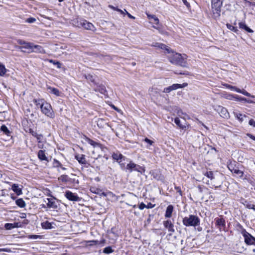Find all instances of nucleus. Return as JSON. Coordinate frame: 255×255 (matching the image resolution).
Returning a JSON list of instances; mask_svg holds the SVG:
<instances>
[{"label": "nucleus", "instance_id": "58836bf2", "mask_svg": "<svg viewBox=\"0 0 255 255\" xmlns=\"http://www.w3.org/2000/svg\"><path fill=\"white\" fill-rule=\"evenodd\" d=\"M7 71L3 65L0 64V76H3Z\"/></svg>", "mask_w": 255, "mask_h": 255}, {"label": "nucleus", "instance_id": "a878e982", "mask_svg": "<svg viewBox=\"0 0 255 255\" xmlns=\"http://www.w3.org/2000/svg\"><path fill=\"white\" fill-rule=\"evenodd\" d=\"M0 130L8 136H11V132L8 129L6 126L3 125L0 128Z\"/></svg>", "mask_w": 255, "mask_h": 255}, {"label": "nucleus", "instance_id": "e2e57ef3", "mask_svg": "<svg viewBox=\"0 0 255 255\" xmlns=\"http://www.w3.org/2000/svg\"><path fill=\"white\" fill-rule=\"evenodd\" d=\"M0 252H10V250L7 248L0 249Z\"/></svg>", "mask_w": 255, "mask_h": 255}, {"label": "nucleus", "instance_id": "a211bd4d", "mask_svg": "<svg viewBox=\"0 0 255 255\" xmlns=\"http://www.w3.org/2000/svg\"><path fill=\"white\" fill-rule=\"evenodd\" d=\"M31 52H37L40 53H45V51L43 48L39 45H35L33 43V49L31 50Z\"/></svg>", "mask_w": 255, "mask_h": 255}, {"label": "nucleus", "instance_id": "a19ab883", "mask_svg": "<svg viewBox=\"0 0 255 255\" xmlns=\"http://www.w3.org/2000/svg\"><path fill=\"white\" fill-rule=\"evenodd\" d=\"M204 175L207 177L208 178L210 179L211 180H213V179H214V176L212 171H207L204 173Z\"/></svg>", "mask_w": 255, "mask_h": 255}, {"label": "nucleus", "instance_id": "4c0bfd02", "mask_svg": "<svg viewBox=\"0 0 255 255\" xmlns=\"http://www.w3.org/2000/svg\"><path fill=\"white\" fill-rule=\"evenodd\" d=\"M114 250L110 246L106 247L104 249L103 252L106 254H110L114 252Z\"/></svg>", "mask_w": 255, "mask_h": 255}, {"label": "nucleus", "instance_id": "423d86ee", "mask_svg": "<svg viewBox=\"0 0 255 255\" xmlns=\"http://www.w3.org/2000/svg\"><path fill=\"white\" fill-rule=\"evenodd\" d=\"M241 233L244 237L245 242L247 245H255V238L252 236L244 228H242Z\"/></svg>", "mask_w": 255, "mask_h": 255}, {"label": "nucleus", "instance_id": "052dcab7", "mask_svg": "<svg viewBox=\"0 0 255 255\" xmlns=\"http://www.w3.org/2000/svg\"><path fill=\"white\" fill-rule=\"evenodd\" d=\"M145 208H146V206L143 203H141L139 204V209L143 210Z\"/></svg>", "mask_w": 255, "mask_h": 255}, {"label": "nucleus", "instance_id": "9d476101", "mask_svg": "<svg viewBox=\"0 0 255 255\" xmlns=\"http://www.w3.org/2000/svg\"><path fill=\"white\" fill-rule=\"evenodd\" d=\"M65 197L70 201H80V198L76 194L72 193L70 191H67L65 192Z\"/></svg>", "mask_w": 255, "mask_h": 255}, {"label": "nucleus", "instance_id": "6e6552de", "mask_svg": "<svg viewBox=\"0 0 255 255\" xmlns=\"http://www.w3.org/2000/svg\"><path fill=\"white\" fill-rule=\"evenodd\" d=\"M164 227L168 230L170 233L169 235H171L173 233L175 232V229L174 228V224L171 220H168L163 222Z\"/></svg>", "mask_w": 255, "mask_h": 255}, {"label": "nucleus", "instance_id": "aec40b11", "mask_svg": "<svg viewBox=\"0 0 255 255\" xmlns=\"http://www.w3.org/2000/svg\"><path fill=\"white\" fill-rule=\"evenodd\" d=\"M86 141L90 144H91L92 146H93L94 147H100V148H103V145L101 144L100 143L95 142V141L91 139L90 138L88 137H86L85 139Z\"/></svg>", "mask_w": 255, "mask_h": 255}, {"label": "nucleus", "instance_id": "5701e85b", "mask_svg": "<svg viewBox=\"0 0 255 255\" xmlns=\"http://www.w3.org/2000/svg\"><path fill=\"white\" fill-rule=\"evenodd\" d=\"M38 157L40 160L48 161V158L45 155V151L40 150L38 152Z\"/></svg>", "mask_w": 255, "mask_h": 255}, {"label": "nucleus", "instance_id": "e433bc0d", "mask_svg": "<svg viewBox=\"0 0 255 255\" xmlns=\"http://www.w3.org/2000/svg\"><path fill=\"white\" fill-rule=\"evenodd\" d=\"M223 85L224 86H225L226 88L232 90V91H235L237 92H241V90L239 88H238L237 87H235V86H231L230 85H229L228 84H223Z\"/></svg>", "mask_w": 255, "mask_h": 255}, {"label": "nucleus", "instance_id": "49530a36", "mask_svg": "<svg viewBox=\"0 0 255 255\" xmlns=\"http://www.w3.org/2000/svg\"><path fill=\"white\" fill-rule=\"evenodd\" d=\"M4 227L6 230H11L15 227L13 224L6 223L4 225Z\"/></svg>", "mask_w": 255, "mask_h": 255}, {"label": "nucleus", "instance_id": "20e7f679", "mask_svg": "<svg viewBox=\"0 0 255 255\" xmlns=\"http://www.w3.org/2000/svg\"><path fill=\"white\" fill-rule=\"evenodd\" d=\"M41 111L46 116L51 119L55 117V113L53 111L51 105L47 102H45L44 105H42Z\"/></svg>", "mask_w": 255, "mask_h": 255}, {"label": "nucleus", "instance_id": "864d4df0", "mask_svg": "<svg viewBox=\"0 0 255 255\" xmlns=\"http://www.w3.org/2000/svg\"><path fill=\"white\" fill-rule=\"evenodd\" d=\"M87 243H90L89 245L92 246L93 245H97L99 243L98 241L97 240H92V241H88Z\"/></svg>", "mask_w": 255, "mask_h": 255}, {"label": "nucleus", "instance_id": "412c9836", "mask_svg": "<svg viewBox=\"0 0 255 255\" xmlns=\"http://www.w3.org/2000/svg\"><path fill=\"white\" fill-rule=\"evenodd\" d=\"M239 26L240 29H244L246 31L249 33H253L254 31L249 27L245 22H241L239 23Z\"/></svg>", "mask_w": 255, "mask_h": 255}, {"label": "nucleus", "instance_id": "09e8293b", "mask_svg": "<svg viewBox=\"0 0 255 255\" xmlns=\"http://www.w3.org/2000/svg\"><path fill=\"white\" fill-rule=\"evenodd\" d=\"M172 91H173L172 86H170L168 87L165 88L163 92L165 93H169Z\"/></svg>", "mask_w": 255, "mask_h": 255}, {"label": "nucleus", "instance_id": "8fccbe9b", "mask_svg": "<svg viewBox=\"0 0 255 255\" xmlns=\"http://www.w3.org/2000/svg\"><path fill=\"white\" fill-rule=\"evenodd\" d=\"M36 21V19L34 17H29L25 20V22L29 23H32Z\"/></svg>", "mask_w": 255, "mask_h": 255}, {"label": "nucleus", "instance_id": "f704fd0d", "mask_svg": "<svg viewBox=\"0 0 255 255\" xmlns=\"http://www.w3.org/2000/svg\"><path fill=\"white\" fill-rule=\"evenodd\" d=\"M148 92L150 95L155 96L158 94V89L154 87L150 88L148 90Z\"/></svg>", "mask_w": 255, "mask_h": 255}, {"label": "nucleus", "instance_id": "7ed1b4c3", "mask_svg": "<svg viewBox=\"0 0 255 255\" xmlns=\"http://www.w3.org/2000/svg\"><path fill=\"white\" fill-rule=\"evenodd\" d=\"M182 222L183 225L186 227H196L199 225L200 219L197 216L190 215L188 217H184Z\"/></svg>", "mask_w": 255, "mask_h": 255}, {"label": "nucleus", "instance_id": "c756f323", "mask_svg": "<svg viewBox=\"0 0 255 255\" xmlns=\"http://www.w3.org/2000/svg\"><path fill=\"white\" fill-rule=\"evenodd\" d=\"M47 89L48 90H49V92L57 96H59V90L55 88H53V87H47Z\"/></svg>", "mask_w": 255, "mask_h": 255}, {"label": "nucleus", "instance_id": "9b49d317", "mask_svg": "<svg viewBox=\"0 0 255 255\" xmlns=\"http://www.w3.org/2000/svg\"><path fill=\"white\" fill-rule=\"evenodd\" d=\"M228 167L232 173L238 175L241 177L243 176L244 172L239 170L235 165L231 163L228 165Z\"/></svg>", "mask_w": 255, "mask_h": 255}, {"label": "nucleus", "instance_id": "f3484780", "mask_svg": "<svg viewBox=\"0 0 255 255\" xmlns=\"http://www.w3.org/2000/svg\"><path fill=\"white\" fill-rule=\"evenodd\" d=\"M94 90L95 92H98L105 96L107 95V91L106 90V87L103 85H97V87L94 89Z\"/></svg>", "mask_w": 255, "mask_h": 255}, {"label": "nucleus", "instance_id": "a18cd8bd", "mask_svg": "<svg viewBox=\"0 0 255 255\" xmlns=\"http://www.w3.org/2000/svg\"><path fill=\"white\" fill-rule=\"evenodd\" d=\"M122 170L125 171L126 172H127V169L126 168V166L125 165V163L122 162V160L120 161L119 162H118Z\"/></svg>", "mask_w": 255, "mask_h": 255}, {"label": "nucleus", "instance_id": "0eeeda50", "mask_svg": "<svg viewBox=\"0 0 255 255\" xmlns=\"http://www.w3.org/2000/svg\"><path fill=\"white\" fill-rule=\"evenodd\" d=\"M214 110L223 118L228 119L230 117L229 113L227 109L222 106H217L215 107Z\"/></svg>", "mask_w": 255, "mask_h": 255}, {"label": "nucleus", "instance_id": "37998d69", "mask_svg": "<svg viewBox=\"0 0 255 255\" xmlns=\"http://www.w3.org/2000/svg\"><path fill=\"white\" fill-rule=\"evenodd\" d=\"M85 78L88 81L95 83V79L93 75L91 74L85 75Z\"/></svg>", "mask_w": 255, "mask_h": 255}, {"label": "nucleus", "instance_id": "ea45409f", "mask_svg": "<svg viewBox=\"0 0 255 255\" xmlns=\"http://www.w3.org/2000/svg\"><path fill=\"white\" fill-rule=\"evenodd\" d=\"M227 28L230 29V30L237 33L238 32V29L237 27H235L233 25L230 24H227Z\"/></svg>", "mask_w": 255, "mask_h": 255}, {"label": "nucleus", "instance_id": "ddd939ff", "mask_svg": "<svg viewBox=\"0 0 255 255\" xmlns=\"http://www.w3.org/2000/svg\"><path fill=\"white\" fill-rule=\"evenodd\" d=\"M151 46L156 48L164 49L167 53H170L172 52V50L170 48L167 47L166 45L163 43L156 42L153 43Z\"/></svg>", "mask_w": 255, "mask_h": 255}, {"label": "nucleus", "instance_id": "79ce46f5", "mask_svg": "<svg viewBox=\"0 0 255 255\" xmlns=\"http://www.w3.org/2000/svg\"><path fill=\"white\" fill-rule=\"evenodd\" d=\"M68 176L66 175H62L58 178V180L63 182H67L68 181Z\"/></svg>", "mask_w": 255, "mask_h": 255}, {"label": "nucleus", "instance_id": "2f4dec72", "mask_svg": "<svg viewBox=\"0 0 255 255\" xmlns=\"http://www.w3.org/2000/svg\"><path fill=\"white\" fill-rule=\"evenodd\" d=\"M15 203L16 205L20 208H23L25 206V203L22 198H19L16 200Z\"/></svg>", "mask_w": 255, "mask_h": 255}, {"label": "nucleus", "instance_id": "13d9d810", "mask_svg": "<svg viewBox=\"0 0 255 255\" xmlns=\"http://www.w3.org/2000/svg\"><path fill=\"white\" fill-rule=\"evenodd\" d=\"M124 10H125V12H126V14H127V15L128 16V17L129 18H131V19H135V17H134V16H132V15H131L129 13H128V12L126 10V9H124Z\"/></svg>", "mask_w": 255, "mask_h": 255}, {"label": "nucleus", "instance_id": "f8f14e48", "mask_svg": "<svg viewBox=\"0 0 255 255\" xmlns=\"http://www.w3.org/2000/svg\"><path fill=\"white\" fill-rule=\"evenodd\" d=\"M81 27L84 28L85 29L91 30L94 31L96 30L95 26L91 22H88L86 20H83Z\"/></svg>", "mask_w": 255, "mask_h": 255}, {"label": "nucleus", "instance_id": "680f3d73", "mask_svg": "<svg viewBox=\"0 0 255 255\" xmlns=\"http://www.w3.org/2000/svg\"><path fill=\"white\" fill-rule=\"evenodd\" d=\"M26 42H25V41L21 40V39H19L17 40V43L19 44L22 45V46L24 45Z\"/></svg>", "mask_w": 255, "mask_h": 255}, {"label": "nucleus", "instance_id": "6e6d98bb", "mask_svg": "<svg viewBox=\"0 0 255 255\" xmlns=\"http://www.w3.org/2000/svg\"><path fill=\"white\" fill-rule=\"evenodd\" d=\"M249 124L250 126H252V127H253L255 128V121H254V120H253V119H251V120L249 121Z\"/></svg>", "mask_w": 255, "mask_h": 255}, {"label": "nucleus", "instance_id": "bf43d9fd", "mask_svg": "<svg viewBox=\"0 0 255 255\" xmlns=\"http://www.w3.org/2000/svg\"><path fill=\"white\" fill-rule=\"evenodd\" d=\"M175 189L176 190V191L179 193V195L180 196H182V191L180 187L176 186L175 187Z\"/></svg>", "mask_w": 255, "mask_h": 255}, {"label": "nucleus", "instance_id": "cd10ccee", "mask_svg": "<svg viewBox=\"0 0 255 255\" xmlns=\"http://www.w3.org/2000/svg\"><path fill=\"white\" fill-rule=\"evenodd\" d=\"M187 85H188V84L187 83H184L182 84H174L172 85H171V86H172V90L173 91V90H177L178 89L183 88L184 87H187Z\"/></svg>", "mask_w": 255, "mask_h": 255}, {"label": "nucleus", "instance_id": "39448f33", "mask_svg": "<svg viewBox=\"0 0 255 255\" xmlns=\"http://www.w3.org/2000/svg\"><path fill=\"white\" fill-rule=\"evenodd\" d=\"M126 168L127 169V172L129 173H131L133 171H136L140 172V173H142L145 171L144 167L134 163L132 161H130L126 165Z\"/></svg>", "mask_w": 255, "mask_h": 255}, {"label": "nucleus", "instance_id": "393cba45", "mask_svg": "<svg viewBox=\"0 0 255 255\" xmlns=\"http://www.w3.org/2000/svg\"><path fill=\"white\" fill-rule=\"evenodd\" d=\"M75 158L81 164H85L86 163L85 156L83 154L76 155Z\"/></svg>", "mask_w": 255, "mask_h": 255}, {"label": "nucleus", "instance_id": "5fc2aeb1", "mask_svg": "<svg viewBox=\"0 0 255 255\" xmlns=\"http://www.w3.org/2000/svg\"><path fill=\"white\" fill-rule=\"evenodd\" d=\"M239 93H242L243 95H245L246 96H248V97L251 96V94L249 93H248V92H247L246 91H245V90H243L242 91V90H241V92H239Z\"/></svg>", "mask_w": 255, "mask_h": 255}, {"label": "nucleus", "instance_id": "72a5a7b5", "mask_svg": "<svg viewBox=\"0 0 255 255\" xmlns=\"http://www.w3.org/2000/svg\"><path fill=\"white\" fill-rule=\"evenodd\" d=\"M12 190L16 193L17 195H20L22 193V191L18 186L16 184H13L11 187Z\"/></svg>", "mask_w": 255, "mask_h": 255}, {"label": "nucleus", "instance_id": "473e14b6", "mask_svg": "<svg viewBox=\"0 0 255 255\" xmlns=\"http://www.w3.org/2000/svg\"><path fill=\"white\" fill-rule=\"evenodd\" d=\"M244 205L246 208L249 209H253L255 211V205L252 204L251 202L247 201H245Z\"/></svg>", "mask_w": 255, "mask_h": 255}, {"label": "nucleus", "instance_id": "bb28decb", "mask_svg": "<svg viewBox=\"0 0 255 255\" xmlns=\"http://www.w3.org/2000/svg\"><path fill=\"white\" fill-rule=\"evenodd\" d=\"M33 103L35 105L38 107L41 108L42 105H44V104L46 102L44 99H34L33 100Z\"/></svg>", "mask_w": 255, "mask_h": 255}, {"label": "nucleus", "instance_id": "f257e3e1", "mask_svg": "<svg viewBox=\"0 0 255 255\" xmlns=\"http://www.w3.org/2000/svg\"><path fill=\"white\" fill-rule=\"evenodd\" d=\"M211 1L212 16L215 19H219L221 16L223 0H211Z\"/></svg>", "mask_w": 255, "mask_h": 255}, {"label": "nucleus", "instance_id": "7c9ffc66", "mask_svg": "<svg viewBox=\"0 0 255 255\" xmlns=\"http://www.w3.org/2000/svg\"><path fill=\"white\" fill-rule=\"evenodd\" d=\"M42 228L45 229H51L53 228L51 223L48 221H45L41 223Z\"/></svg>", "mask_w": 255, "mask_h": 255}, {"label": "nucleus", "instance_id": "1a4fd4ad", "mask_svg": "<svg viewBox=\"0 0 255 255\" xmlns=\"http://www.w3.org/2000/svg\"><path fill=\"white\" fill-rule=\"evenodd\" d=\"M29 132L31 134V135L32 136H33L37 139V142L38 143V147L40 148H42L43 145L40 144L41 143V140L42 139V138H43L42 134H38L37 133V132L31 129H29Z\"/></svg>", "mask_w": 255, "mask_h": 255}, {"label": "nucleus", "instance_id": "4be33fe9", "mask_svg": "<svg viewBox=\"0 0 255 255\" xmlns=\"http://www.w3.org/2000/svg\"><path fill=\"white\" fill-rule=\"evenodd\" d=\"M173 211V206L171 205H168L166 208L165 217L167 218L171 217Z\"/></svg>", "mask_w": 255, "mask_h": 255}, {"label": "nucleus", "instance_id": "69168bd1", "mask_svg": "<svg viewBox=\"0 0 255 255\" xmlns=\"http://www.w3.org/2000/svg\"><path fill=\"white\" fill-rule=\"evenodd\" d=\"M109 7L110 8H111V9H113V10H116V11H118V9H119V8H118V7H115V6H114L113 5H109Z\"/></svg>", "mask_w": 255, "mask_h": 255}, {"label": "nucleus", "instance_id": "f03ea898", "mask_svg": "<svg viewBox=\"0 0 255 255\" xmlns=\"http://www.w3.org/2000/svg\"><path fill=\"white\" fill-rule=\"evenodd\" d=\"M186 59L181 54L173 52H172L171 55L169 56V61L171 63L183 67H187Z\"/></svg>", "mask_w": 255, "mask_h": 255}, {"label": "nucleus", "instance_id": "c9c22d12", "mask_svg": "<svg viewBox=\"0 0 255 255\" xmlns=\"http://www.w3.org/2000/svg\"><path fill=\"white\" fill-rule=\"evenodd\" d=\"M147 17L149 19H152L153 20L154 23L156 24H158L159 23V19L155 15L153 14H149L148 13H146Z\"/></svg>", "mask_w": 255, "mask_h": 255}, {"label": "nucleus", "instance_id": "4468645a", "mask_svg": "<svg viewBox=\"0 0 255 255\" xmlns=\"http://www.w3.org/2000/svg\"><path fill=\"white\" fill-rule=\"evenodd\" d=\"M48 201L47 203V207L56 209L58 208L57 202H56L55 198H47Z\"/></svg>", "mask_w": 255, "mask_h": 255}, {"label": "nucleus", "instance_id": "c85d7f7f", "mask_svg": "<svg viewBox=\"0 0 255 255\" xmlns=\"http://www.w3.org/2000/svg\"><path fill=\"white\" fill-rule=\"evenodd\" d=\"M234 115L235 117L241 123L244 121V118H246L247 117L245 115H243V114L238 113V112H234Z\"/></svg>", "mask_w": 255, "mask_h": 255}, {"label": "nucleus", "instance_id": "3c124183", "mask_svg": "<svg viewBox=\"0 0 255 255\" xmlns=\"http://www.w3.org/2000/svg\"><path fill=\"white\" fill-rule=\"evenodd\" d=\"M143 141H145L146 143H147L149 145V146L151 145L153 143V141L148 139V138H145L143 139Z\"/></svg>", "mask_w": 255, "mask_h": 255}, {"label": "nucleus", "instance_id": "2eb2a0df", "mask_svg": "<svg viewBox=\"0 0 255 255\" xmlns=\"http://www.w3.org/2000/svg\"><path fill=\"white\" fill-rule=\"evenodd\" d=\"M33 43L26 42L24 45L19 46L18 48L22 52H26L24 49H27L28 50V52H31V50L33 49Z\"/></svg>", "mask_w": 255, "mask_h": 255}, {"label": "nucleus", "instance_id": "dca6fc26", "mask_svg": "<svg viewBox=\"0 0 255 255\" xmlns=\"http://www.w3.org/2000/svg\"><path fill=\"white\" fill-rule=\"evenodd\" d=\"M112 158L117 162L125 158V157L119 151L113 152L112 154Z\"/></svg>", "mask_w": 255, "mask_h": 255}, {"label": "nucleus", "instance_id": "338daca9", "mask_svg": "<svg viewBox=\"0 0 255 255\" xmlns=\"http://www.w3.org/2000/svg\"><path fill=\"white\" fill-rule=\"evenodd\" d=\"M249 137H250L251 139L255 141V136L251 134H247Z\"/></svg>", "mask_w": 255, "mask_h": 255}, {"label": "nucleus", "instance_id": "603ef678", "mask_svg": "<svg viewBox=\"0 0 255 255\" xmlns=\"http://www.w3.org/2000/svg\"><path fill=\"white\" fill-rule=\"evenodd\" d=\"M54 165L55 167H61L62 164L61 163L57 160L54 159Z\"/></svg>", "mask_w": 255, "mask_h": 255}, {"label": "nucleus", "instance_id": "6ab92c4d", "mask_svg": "<svg viewBox=\"0 0 255 255\" xmlns=\"http://www.w3.org/2000/svg\"><path fill=\"white\" fill-rule=\"evenodd\" d=\"M215 224L218 228H221V227H224L226 225V222L224 219L223 218H217L215 219Z\"/></svg>", "mask_w": 255, "mask_h": 255}, {"label": "nucleus", "instance_id": "4d7b16f0", "mask_svg": "<svg viewBox=\"0 0 255 255\" xmlns=\"http://www.w3.org/2000/svg\"><path fill=\"white\" fill-rule=\"evenodd\" d=\"M29 238L31 239H37L38 238H41V236L39 235H30Z\"/></svg>", "mask_w": 255, "mask_h": 255}, {"label": "nucleus", "instance_id": "c03bdc74", "mask_svg": "<svg viewBox=\"0 0 255 255\" xmlns=\"http://www.w3.org/2000/svg\"><path fill=\"white\" fill-rule=\"evenodd\" d=\"M174 123L181 128L184 129L185 128V126L180 124V120L178 118H176L174 120Z\"/></svg>", "mask_w": 255, "mask_h": 255}, {"label": "nucleus", "instance_id": "774afa93", "mask_svg": "<svg viewBox=\"0 0 255 255\" xmlns=\"http://www.w3.org/2000/svg\"><path fill=\"white\" fill-rule=\"evenodd\" d=\"M175 73L177 74H180V75H189V73L187 72H184V73H182V72H180V73L175 72Z\"/></svg>", "mask_w": 255, "mask_h": 255}, {"label": "nucleus", "instance_id": "0e129e2a", "mask_svg": "<svg viewBox=\"0 0 255 255\" xmlns=\"http://www.w3.org/2000/svg\"><path fill=\"white\" fill-rule=\"evenodd\" d=\"M184 4L187 7H190L189 3L186 0H182Z\"/></svg>", "mask_w": 255, "mask_h": 255}, {"label": "nucleus", "instance_id": "de8ad7c7", "mask_svg": "<svg viewBox=\"0 0 255 255\" xmlns=\"http://www.w3.org/2000/svg\"><path fill=\"white\" fill-rule=\"evenodd\" d=\"M49 62L51 63H53L54 65H57V68H61V63L58 61H55L53 60H50Z\"/></svg>", "mask_w": 255, "mask_h": 255}, {"label": "nucleus", "instance_id": "b1692460", "mask_svg": "<svg viewBox=\"0 0 255 255\" xmlns=\"http://www.w3.org/2000/svg\"><path fill=\"white\" fill-rule=\"evenodd\" d=\"M83 20L80 18H75L72 20V24L75 26L81 28Z\"/></svg>", "mask_w": 255, "mask_h": 255}]
</instances>
